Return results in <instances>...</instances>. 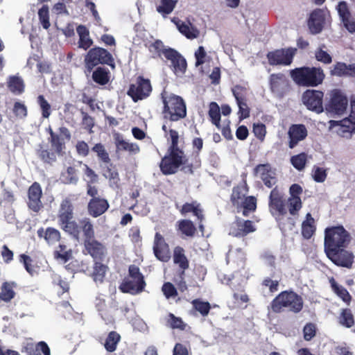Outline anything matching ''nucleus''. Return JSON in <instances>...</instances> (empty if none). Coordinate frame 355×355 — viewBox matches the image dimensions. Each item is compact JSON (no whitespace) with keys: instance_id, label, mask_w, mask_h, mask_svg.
<instances>
[{"instance_id":"5701e85b","label":"nucleus","mask_w":355,"mask_h":355,"mask_svg":"<svg viewBox=\"0 0 355 355\" xmlns=\"http://www.w3.org/2000/svg\"><path fill=\"white\" fill-rule=\"evenodd\" d=\"M109 208L110 204L107 200L103 198H91L87 204L88 214L93 218L103 215Z\"/></svg>"},{"instance_id":"c756f323","label":"nucleus","mask_w":355,"mask_h":355,"mask_svg":"<svg viewBox=\"0 0 355 355\" xmlns=\"http://www.w3.org/2000/svg\"><path fill=\"white\" fill-rule=\"evenodd\" d=\"M173 262L181 269V276L184 275L185 270L189 267V261L184 254V250L180 246H176L173 250Z\"/></svg>"},{"instance_id":"f8f14e48","label":"nucleus","mask_w":355,"mask_h":355,"mask_svg":"<svg viewBox=\"0 0 355 355\" xmlns=\"http://www.w3.org/2000/svg\"><path fill=\"white\" fill-rule=\"evenodd\" d=\"M152 91L150 82L141 76L137 78L136 83L130 85L128 94L136 102L148 96Z\"/></svg>"},{"instance_id":"13d9d810","label":"nucleus","mask_w":355,"mask_h":355,"mask_svg":"<svg viewBox=\"0 0 355 355\" xmlns=\"http://www.w3.org/2000/svg\"><path fill=\"white\" fill-rule=\"evenodd\" d=\"M288 211L289 213L295 216L298 214V211L302 208V200L300 198H289L288 200Z\"/></svg>"},{"instance_id":"f03ea898","label":"nucleus","mask_w":355,"mask_h":355,"mask_svg":"<svg viewBox=\"0 0 355 355\" xmlns=\"http://www.w3.org/2000/svg\"><path fill=\"white\" fill-rule=\"evenodd\" d=\"M351 235L343 225L327 227L324 230V250L327 258L335 265L351 268L354 254L346 248L351 242Z\"/></svg>"},{"instance_id":"a19ab883","label":"nucleus","mask_w":355,"mask_h":355,"mask_svg":"<svg viewBox=\"0 0 355 355\" xmlns=\"http://www.w3.org/2000/svg\"><path fill=\"white\" fill-rule=\"evenodd\" d=\"M354 73H355V67L344 62H337L331 70V75L337 76L352 75Z\"/></svg>"},{"instance_id":"1a4fd4ad","label":"nucleus","mask_w":355,"mask_h":355,"mask_svg":"<svg viewBox=\"0 0 355 355\" xmlns=\"http://www.w3.org/2000/svg\"><path fill=\"white\" fill-rule=\"evenodd\" d=\"M296 52L295 48H282L268 52L266 58L270 65L288 66L293 62Z\"/></svg>"},{"instance_id":"79ce46f5","label":"nucleus","mask_w":355,"mask_h":355,"mask_svg":"<svg viewBox=\"0 0 355 355\" xmlns=\"http://www.w3.org/2000/svg\"><path fill=\"white\" fill-rule=\"evenodd\" d=\"M8 88L13 94H21L24 90V81L18 76H10L8 81Z\"/></svg>"},{"instance_id":"39448f33","label":"nucleus","mask_w":355,"mask_h":355,"mask_svg":"<svg viewBox=\"0 0 355 355\" xmlns=\"http://www.w3.org/2000/svg\"><path fill=\"white\" fill-rule=\"evenodd\" d=\"M292 80L299 86L315 87L322 84L325 74L321 67H301L290 71Z\"/></svg>"},{"instance_id":"aec40b11","label":"nucleus","mask_w":355,"mask_h":355,"mask_svg":"<svg viewBox=\"0 0 355 355\" xmlns=\"http://www.w3.org/2000/svg\"><path fill=\"white\" fill-rule=\"evenodd\" d=\"M153 252L155 257L163 262H167L171 258L169 246L159 232H156L155 235Z\"/></svg>"},{"instance_id":"473e14b6","label":"nucleus","mask_w":355,"mask_h":355,"mask_svg":"<svg viewBox=\"0 0 355 355\" xmlns=\"http://www.w3.org/2000/svg\"><path fill=\"white\" fill-rule=\"evenodd\" d=\"M36 155L44 164L50 165H52L57 159V153L52 149L49 150L47 146L42 144L38 145Z\"/></svg>"},{"instance_id":"37998d69","label":"nucleus","mask_w":355,"mask_h":355,"mask_svg":"<svg viewBox=\"0 0 355 355\" xmlns=\"http://www.w3.org/2000/svg\"><path fill=\"white\" fill-rule=\"evenodd\" d=\"M338 322L346 328H351L354 325V318L350 309L345 308L341 310Z\"/></svg>"},{"instance_id":"c85d7f7f","label":"nucleus","mask_w":355,"mask_h":355,"mask_svg":"<svg viewBox=\"0 0 355 355\" xmlns=\"http://www.w3.org/2000/svg\"><path fill=\"white\" fill-rule=\"evenodd\" d=\"M37 234L38 237L44 238L49 245L55 244L61 239L60 231L54 227H49L46 230H44L43 227H40L38 229Z\"/></svg>"},{"instance_id":"ea45409f","label":"nucleus","mask_w":355,"mask_h":355,"mask_svg":"<svg viewBox=\"0 0 355 355\" xmlns=\"http://www.w3.org/2000/svg\"><path fill=\"white\" fill-rule=\"evenodd\" d=\"M146 46L152 54L153 58H162V55L165 57V52L168 50V48H165L164 43L159 40H156L153 42L146 44Z\"/></svg>"},{"instance_id":"bf43d9fd","label":"nucleus","mask_w":355,"mask_h":355,"mask_svg":"<svg viewBox=\"0 0 355 355\" xmlns=\"http://www.w3.org/2000/svg\"><path fill=\"white\" fill-rule=\"evenodd\" d=\"M327 176V173L326 169L317 166H313L312 170V177L315 182H324Z\"/></svg>"},{"instance_id":"0e129e2a","label":"nucleus","mask_w":355,"mask_h":355,"mask_svg":"<svg viewBox=\"0 0 355 355\" xmlns=\"http://www.w3.org/2000/svg\"><path fill=\"white\" fill-rule=\"evenodd\" d=\"M261 285L268 287L270 293H273L279 290V281L273 280L270 277H266L261 282Z\"/></svg>"},{"instance_id":"c03bdc74","label":"nucleus","mask_w":355,"mask_h":355,"mask_svg":"<svg viewBox=\"0 0 355 355\" xmlns=\"http://www.w3.org/2000/svg\"><path fill=\"white\" fill-rule=\"evenodd\" d=\"M121 340V336L116 331H110L105 339L104 347L109 352H113L116 350V346Z\"/></svg>"},{"instance_id":"b1692460","label":"nucleus","mask_w":355,"mask_h":355,"mask_svg":"<svg viewBox=\"0 0 355 355\" xmlns=\"http://www.w3.org/2000/svg\"><path fill=\"white\" fill-rule=\"evenodd\" d=\"M325 22V14L321 9L314 10L310 15L308 20V26L312 34L320 33Z\"/></svg>"},{"instance_id":"bb28decb","label":"nucleus","mask_w":355,"mask_h":355,"mask_svg":"<svg viewBox=\"0 0 355 355\" xmlns=\"http://www.w3.org/2000/svg\"><path fill=\"white\" fill-rule=\"evenodd\" d=\"M164 111H187L186 105L182 97L177 95H170L164 98Z\"/></svg>"},{"instance_id":"72a5a7b5","label":"nucleus","mask_w":355,"mask_h":355,"mask_svg":"<svg viewBox=\"0 0 355 355\" xmlns=\"http://www.w3.org/2000/svg\"><path fill=\"white\" fill-rule=\"evenodd\" d=\"M176 230L182 235L193 237L196 233V227L193 223L189 219H181L176 223Z\"/></svg>"},{"instance_id":"680f3d73","label":"nucleus","mask_w":355,"mask_h":355,"mask_svg":"<svg viewBox=\"0 0 355 355\" xmlns=\"http://www.w3.org/2000/svg\"><path fill=\"white\" fill-rule=\"evenodd\" d=\"M55 257L66 262L70 259L71 252V250H67V246L65 245L60 244L58 250L55 251Z\"/></svg>"},{"instance_id":"dca6fc26","label":"nucleus","mask_w":355,"mask_h":355,"mask_svg":"<svg viewBox=\"0 0 355 355\" xmlns=\"http://www.w3.org/2000/svg\"><path fill=\"white\" fill-rule=\"evenodd\" d=\"M329 95L325 111H347L348 98L340 89H334Z\"/></svg>"},{"instance_id":"423d86ee","label":"nucleus","mask_w":355,"mask_h":355,"mask_svg":"<svg viewBox=\"0 0 355 355\" xmlns=\"http://www.w3.org/2000/svg\"><path fill=\"white\" fill-rule=\"evenodd\" d=\"M247 192L246 187L239 184L233 187L230 196L232 206L236 209L237 212L242 209V214L245 217L257 209V198L252 196H245Z\"/></svg>"},{"instance_id":"5fc2aeb1","label":"nucleus","mask_w":355,"mask_h":355,"mask_svg":"<svg viewBox=\"0 0 355 355\" xmlns=\"http://www.w3.org/2000/svg\"><path fill=\"white\" fill-rule=\"evenodd\" d=\"M63 182L65 184H76L78 181L76 169L73 166H69L66 172L62 174Z\"/></svg>"},{"instance_id":"2eb2a0df","label":"nucleus","mask_w":355,"mask_h":355,"mask_svg":"<svg viewBox=\"0 0 355 355\" xmlns=\"http://www.w3.org/2000/svg\"><path fill=\"white\" fill-rule=\"evenodd\" d=\"M284 194L282 191L275 187L269 196L268 206L270 213L274 215L284 216L286 214Z\"/></svg>"},{"instance_id":"09e8293b","label":"nucleus","mask_w":355,"mask_h":355,"mask_svg":"<svg viewBox=\"0 0 355 355\" xmlns=\"http://www.w3.org/2000/svg\"><path fill=\"white\" fill-rule=\"evenodd\" d=\"M325 47L324 44L320 46L315 51V58L318 62L328 64L332 62V57L327 51L323 50Z\"/></svg>"},{"instance_id":"c9c22d12","label":"nucleus","mask_w":355,"mask_h":355,"mask_svg":"<svg viewBox=\"0 0 355 355\" xmlns=\"http://www.w3.org/2000/svg\"><path fill=\"white\" fill-rule=\"evenodd\" d=\"M175 24L178 31L188 39L197 38L200 35V31L197 28L193 26L191 23L186 24L178 19Z\"/></svg>"},{"instance_id":"7c9ffc66","label":"nucleus","mask_w":355,"mask_h":355,"mask_svg":"<svg viewBox=\"0 0 355 355\" xmlns=\"http://www.w3.org/2000/svg\"><path fill=\"white\" fill-rule=\"evenodd\" d=\"M76 31L79 36L78 47L85 51L89 49L93 44V40L89 37L88 28L84 25H79L76 28Z\"/></svg>"},{"instance_id":"a18cd8bd","label":"nucleus","mask_w":355,"mask_h":355,"mask_svg":"<svg viewBox=\"0 0 355 355\" xmlns=\"http://www.w3.org/2000/svg\"><path fill=\"white\" fill-rule=\"evenodd\" d=\"M191 304L193 309L199 312L202 317L207 316L211 309V304L209 302L202 301L199 298L193 300Z\"/></svg>"},{"instance_id":"f257e3e1","label":"nucleus","mask_w":355,"mask_h":355,"mask_svg":"<svg viewBox=\"0 0 355 355\" xmlns=\"http://www.w3.org/2000/svg\"><path fill=\"white\" fill-rule=\"evenodd\" d=\"M60 227L72 238L78 240L83 233V253L89 254L94 261H103L107 254L105 245L95 239L94 225L89 218L85 217L78 221L74 219L73 206L69 198L64 199L58 213Z\"/></svg>"},{"instance_id":"de8ad7c7","label":"nucleus","mask_w":355,"mask_h":355,"mask_svg":"<svg viewBox=\"0 0 355 355\" xmlns=\"http://www.w3.org/2000/svg\"><path fill=\"white\" fill-rule=\"evenodd\" d=\"M92 150L96 154L97 157L101 162L105 164H110V158L109 153L102 144L98 143L95 144L92 148Z\"/></svg>"},{"instance_id":"e2e57ef3","label":"nucleus","mask_w":355,"mask_h":355,"mask_svg":"<svg viewBox=\"0 0 355 355\" xmlns=\"http://www.w3.org/2000/svg\"><path fill=\"white\" fill-rule=\"evenodd\" d=\"M19 262L22 263L26 270L31 275H33L35 270L32 266L33 260L28 255L21 254L19 256Z\"/></svg>"},{"instance_id":"6e6d98bb","label":"nucleus","mask_w":355,"mask_h":355,"mask_svg":"<svg viewBox=\"0 0 355 355\" xmlns=\"http://www.w3.org/2000/svg\"><path fill=\"white\" fill-rule=\"evenodd\" d=\"M303 337L306 341L311 340L316 335L317 327L313 322L306 323L303 328Z\"/></svg>"},{"instance_id":"6e6552de","label":"nucleus","mask_w":355,"mask_h":355,"mask_svg":"<svg viewBox=\"0 0 355 355\" xmlns=\"http://www.w3.org/2000/svg\"><path fill=\"white\" fill-rule=\"evenodd\" d=\"M128 275L132 280H124L119 286L120 291L130 294L141 293L146 284L139 268L134 264L129 266Z\"/></svg>"},{"instance_id":"2f4dec72","label":"nucleus","mask_w":355,"mask_h":355,"mask_svg":"<svg viewBox=\"0 0 355 355\" xmlns=\"http://www.w3.org/2000/svg\"><path fill=\"white\" fill-rule=\"evenodd\" d=\"M17 284L15 282H3L0 288V301H3L6 303L11 302L16 295V293L14 290Z\"/></svg>"},{"instance_id":"864d4df0","label":"nucleus","mask_w":355,"mask_h":355,"mask_svg":"<svg viewBox=\"0 0 355 355\" xmlns=\"http://www.w3.org/2000/svg\"><path fill=\"white\" fill-rule=\"evenodd\" d=\"M162 5L157 8L158 12L163 15L170 14L176 5V1L174 0H161Z\"/></svg>"},{"instance_id":"a211bd4d","label":"nucleus","mask_w":355,"mask_h":355,"mask_svg":"<svg viewBox=\"0 0 355 355\" xmlns=\"http://www.w3.org/2000/svg\"><path fill=\"white\" fill-rule=\"evenodd\" d=\"M255 230L256 227L252 220H244L237 217L230 227V234L234 237L241 238L254 232Z\"/></svg>"},{"instance_id":"ddd939ff","label":"nucleus","mask_w":355,"mask_h":355,"mask_svg":"<svg viewBox=\"0 0 355 355\" xmlns=\"http://www.w3.org/2000/svg\"><path fill=\"white\" fill-rule=\"evenodd\" d=\"M165 58L170 61L169 67L177 76L182 77L184 75L187 68V62L178 51L168 48V50L165 52Z\"/></svg>"},{"instance_id":"49530a36","label":"nucleus","mask_w":355,"mask_h":355,"mask_svg":"<svg viewBox=\"0 0 355 355\" xmlns=\"http://www.w3.org/2000/svg\"><path fill=\"white\" fill-rule=\"evenodd\" d=\"M307 162V154L301 153L291 157V163L293 166L299 171H302Z\"/></svg>"},{"instance_id":"f3484780","label":"nucleus","mask_w":355,"mask_h":355,"mask_svg":"<svg viewBox=\"0 0 355 355\" xmlns=\"http://www.w3.org/2000/svg\"><path fill=\"white\" fill-rule=\"evenodd\" d=\"M42 196V189L40 184L35 182L28 189V207L35 212H38L42 207L41 200Z\"/></svg>"},{"instance_id":"8fccbe9b","label":"nucleus","mask_w":355,"mask_h":355,"mask_svg":"<svg viewBox=\"0 0 355 355\" xmlns=\"http://www.w3.org/2000/svg\"><path fill=\"white\" fill-rule=\"evenodd\" d=\"M40 21L44 29H48L50 26L49 6L44 5L38 11Z\"/></svg>"},{"instance_id":"052dcab7","label":"nucleus","mask_w":355,"mask_h":355,"mask_svg":"<svg viewBox=\"0 0 355 355\" xmlns=\"http://www.w3.org/2000/svg\"><path fill=\"white\" fill-rule=\"evenodd\" d=\"M103 175L108 178L109 180L113 184H117L120 180L119 173L116 170L112 167V164L110 163V165L106 167Z\"/></svg>"},{"instance_id":"412c9836","label":"nucleus","mask_w":355,"mask_h":355,"mask_svg":"<svg viewBox=\"0 0 355 355\" xmlns=\"http://www.w3.org/2000/svg\"><path fill=\"white\" fill-rule=\"evenodd\" d=\"M307 135L308 132L304 124L291 125L288 131V148L293 149L296 147L300 141L306 139Z\"/></svg>"},{"instance_id":"4be33fe9","label":"nucleus","mask_w":355,"mask_h":355,"mask_svg":"<svg viewBox=\"0 0 355 355\" xmlns=\"http://www.w3.org/2000/svg\"><path fill=\"white\" fill-rule=\"evenodd\" d=\"M337 10L343 26L350 33H355V18L352 15L345 1L339 2Z\"/></svg>"},{"instance_id":"20e7f679","label":"nucleus","mask_w":355,"mask_h":355,"mask_svg":"<svg viewBox=\"0 0 355 355\" xmlns=\"http://www.w3.org/2000/svg\"><path fill=\"white\" fill-rule=\"evenodd\" d=\"M304 307V300L301 295L293 290L280 292L268 306L269 313H281L287 310L297 314L301 312Z\"/></svg>"},{"instance_id":"4c0bfd02","label":"nucleus","mask_w":355,"mask_h":355,"mask_svg":"<svg viewBox=\"0 0 355 355\" xmlns=\"http://www.w3.org/2000/svg\"><path fill=\"white\" fill-rule=\"evenodd\" d=\"M110 72L108 69L103 67H98L92 72V80L99 85H107L110 78Z\"/></svg>"},{"instance_id":"393cba45","label":"nucleus","mask_w":355,"mask_h":355,"mask_svg":"<svg viewBox=\"0 0 355 355\" xmlns=\"http://www.w3.org/2000/svg\"><path fill=\"white\" fill-rule=\"evenodd\" d=\"M175 206L182 216H186L189 213H192L197 217L200 223H201L204 219L203 210L201 208L200 204L196 200H193L191 202H185L182 206L176 202Z\"/></svg>"},{"instance_id":"338daca9","label":"nucleus","mask_w":355,"mask_h":355,"mask_svg":"<svg viewBox=\"0 0 355 355\" xmlns=\"http://www.w3.org/2000/svg\"><path fill=\"white\" fill-rule=\"evenodd\" d=\"M261 180L266 187L272 188L277 182L275 169L272 168L271 172L269 173V175L263 178Z\"/></svg>"},{"instance_id":"6ab92c4d","label":"nucleus","mask_w":355,"mask_h":355,"mask_svg":"<svg viewBox=\"0 0 355 355\" xmlns=\"http://www.w3.org/2000/svg\"><path fill=\"white\" fill-rule=\"evenodd\" d=\"M269 83L272 92L279 98L284 96L289 86L285 75L282 73L271 74Z\"/></svg>"},{"instance_id":"7ed1b4c3","label":"nucleus","mask_w":355,"mask_h":355,"mask_svg":"<svg viewBox=\"0 0 355 355\" xmlns=\"http://www.w3.org/2000/svg\"><path fill=\"white\" fill-rule=\"evenodd\" d=\"M166 139L171 144L168 148V154L162 159L159 163L161 172L165 175H173L177 173L179 168L182 166V171L192 174L193 165L189 163V159L184 153V138H180L178 132L175 130L169 129Z\"/></svg>"},{"instance_id":"603ef678","label":"nucleus","mask_w":355,"mask_h":355,"mask_svg":"<svg viewBox=\"0 0 355 355\" xmlns=\"http://www.w3.org/2000/svg\"><path fill=\"white\" fill-rule=\"evenodd\" d=\"M167 325L172 329H179L184 330L185 324L181 318L176 317L174 314L170 313L166 320Z\"/></svg>"},{"instance_id":"f704fd0d","label":"nucleus","mask_w":355,"mask_h":355,"mask_svg":"<svg viewBox=\"0 0 355 355\" xmlns=\"http://www.w3.org/2000/svg\"><path fill=\"white\" fill-rule=\"evenodd\" d=\"M316 231L315 220L310 213L306 215V220L302 223V235L305 239H310Z\"/></svg>"},{"instance_id":"e433bc0d","label":"nucleus","mask_w":355,"mask_h":355,"mask_svg":"<svg viewBox=\"0 0 355 355\" xmlns=\"http://www.w3.org/2000/svg\"><path fill=\"white\" fill-rule=\"evenodd\" d=\"M103 261H95L93 265V271L91 275L96 283H103L108 270V266L102 263Z\"/></svg>"},{"instance_id":"0eeeda50","label":"nucleus","mask_w":355,"mask_h":355,"mask_svg":"<svg viewBox=\"0 0 355 355\" xmlns=\"http://www.w3.org/2000/svg\"><path fill=\"white\" fill-rule=\"evenodd\" d=\"M112 54L106 49L96 46L90 49L84 58L85 72L90 73L98 64L114 66Z\"/></svg>"},{"instance_id":"3c124183","label":"nucleus","mask_w":355,"mask_h":355,"mask_svg":"<svg viewBox=\"0 0 355 355\" xmlns=\"http://www.w3.org/2000/svg\"><path fill=\"white\" fill-rule=\"evenodd\" d=\"M272 166L269 163L260 164L257 165L253 169L254 176L259 177L261 180L269 175L271 172Z\"/></svg>"},{"instance_id":"774afa93","label":"nucleus","mask_w":355,"mask_h":355,"mask_svg":"<svg viewBox=\"0 0 355 355\" xmlns=\"http://www.w3.org/2000/svg\"><path fill=\"white\" fill-rule=\"evenodd\" d=\"M234 96L236 98V101L244 98L245 96H248V89L245 87L241 86L240 85H236L232 89Z\"/></svg>"},{"instance_id":"a878e982","label":"nucleus","mask_w":355,"mask_h":355,"mask_svg":"<svg viewBox=\"0 0 355 355\" xmlns=\"http://www.w3.org/2000/svg\"><path fill=\"white\" fill-rule=\"evenodd\" d=\"M21 351L27 355H42L41 352L44 355H51L50 349L44 341H40L37 344L26 342L22 345Z\"/></svg>"},{"instance_id":"58836bf2","label":"nucleus","mask_w":355,"mask_h":355,"mask_svg":"<svg viewBox=\"0 0 355 355\" xmlns=\"http://www.w3.org/2000/svg\"><path fill=\"white\" fill-rule=\"evenodd\" d=\"M329 283L334 293L347 304H349L352 301V296L348 291L343 286L339 285L334 277L329 279Z\"/></svg>"},{"instance_id":"9b49d317","label":"nucleus","mask_w":355,"mask_h":355,"mask_svg":"<svg viewBox=\"0 0 355 355\" xmlns=\"http://www.w3.org/2000/svg\"><path fill=\"white\" fill-rule=\"evenodd\" d=\"M59 131L60 134L55 133L49 128L48 130L49 133L48 141L51 144L52 150L57 155H62L66 148L65 140L69 141L71 139V134L69 130L65 127L60 128Z\"/></svg>"},{"instance_id":"69168bd1","label":"nucleus","mask_w":355,"mask_h":355,"mask_svg":"<svg viewBox=\"0 0 355 355\" xmlns=\"http://www.w3.org/2000/svg\"><path fill=\"white\" fill-rule=\"evenodd\" d=\"M206 57L207 53L205 48L202 46H199L198 50L195 52L196 66L198 67L203 64L205 62Z\"/></svg>"},{"instance_id":"4d7b16f0","label":"nucleus","mask_w":355,"mask_h":355,"mask_svg":"<svg viewBox=\"0 0 355 355\" xmlns=\"http://www.w3.org/2000/svg\"><path fill=\"white\" fill-rule=\"evenodd\" d=\"M162 291L166 299L174 298L178 296V291L171 282H165L162 286Z\"/></svg>"},{"instance_id":"4468645a","label":"nucleus","mask_w":355,"mask_h":355,"mask_svg":"<svg viewBox=\"0 0 355 355\" xmlns=\"http://www.w3.org/2000/svg\"><path fill=\"white\" fill-rule=\"evenodd\" d=\"M324 92L316 89H306L302 96V101L310 111H324Z\"/></svg>"},{"instance_id":"9d476101","label":"nucleus","mask_w":355,"mask_h":355,"mask_svg":"<svg viewBox=\"0 0 355 355\" xmlns=\"http://www.w3.org/2000/svg\"><path fill=\"white\" fill-rule=\"evenodd\" d=\"M348 117L340 121L330 120L329 130L342 137L349 138L355 132V112H349Z\"/></svg>"},{"instance_id":"cd10ccee","label":"nucleus","mask_w":355,"mask_h":355,"mask_svg":"<svg viewBox=\"0 0 355 355\" xmlns=\"http://www.w3.org/2000/svg\"><path fill=\"white\" fill-rule=\"evenodd\" d=\"M114 144L116 152L125 151L130 155H136L140 151L139 146L135 143H130L117 134L114 136Z\"/></svg>"}]
</instances>
